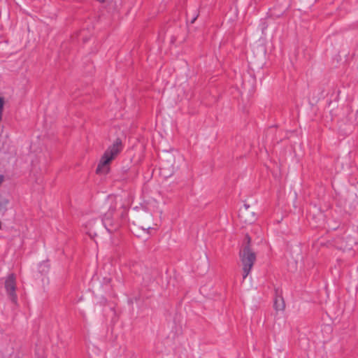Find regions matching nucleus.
Returning a JSON list of instances; mask_svg holds the SVG:
<instances>
[{
    "label": "nucleus",
    "mask_w": 358,
    "mask_h": 358,
    "mask_svg": "<svg viewBox=\"0 0 358 358\" xmlns=\"http://www.w3.org/2000/svg\"><path fill=\"white\" fill-rule=\"evenodd\" d=\"M123 148L122 141L117 138L112 145L109 146L103 155L96 168V173H106L109 163L122 151Z\"/></svg>",
    "instance_id": "1"
},
{
    "label": "nucleus",
    "mask_w": 358,
    "mask_h": 358,
    "mask_svg": "<svg viewBox=\"0 0 358 358\" xmlns=\"http://www.w3.org/2000/svg\"><path fill=\"white\" fill-rule=\"evenodd\" d=\"M5 289L11 301L16 303L17 296L15 292L16 278L14 274L10 273L6 277L5 280Z\"/></svg>",
    "instance_id": "4"
},
{
    "label": "nucleus",
    "mask_w": 358,
    "mask_h": 358,
    "mask_svg": "<svg viewBox=\"0 0 358 358\" xmlns=\"http://www.w3.org/2000/svg\"><path fill=\"white\" fill-rule=\"evenodd\" d=\"M3 176L0 175V184L3 181Z\"/></svg>",
    "instance_id": "11"
},
{
    "label": "nucleus",
    "mask_w": 358,
    "mask_h": 358,
    "mask_svg": "<svg viewBox=\"0 0 358 358\" xmlns=\"http://www.w3.org/2000/svg\"><path fill=\"white\" fill-rule=\"evenodd\" d=\"M245 239L247 240V245L246 246H249L250 247V243L251 241V238L249 236H246L245 237Z\"/></svg>",
    "instance_id": "8"
},
{
    "label": "nucleus",
    "mask_w": 358,
    "mask_h": 358,
    "mask_svg": "<svg viewBox=\"0 0 358 358\" xmlns=\"http://www.w3.org/2000/svg\"><path fill=\"white\" fill-rule=\"evenodd\" d=\"M244 206H245V211H248V208H249V206H248V205H245Z\"/></svg>",
    "instance_id": "10"
},
{
    "label": "nucleus",
    "mask_w": 358,
    "mask_h": 358,
    "mask_svg": "<svg viewBox=\"0 0 358 358\" xmlns=\"http://www.w3.org/2000/svg\"><path fill=\"white\" fill-rule=\"evenodd\" d=\"M240 257L243 264V278L245 279L255 262L256 255L249 246H245L243 250L240 252Z\"/></svg>",
    "instance_id": "2"
},
{
    "label": "nucleus",
    "mask_w": 358,
    "mask_h": 358,
    "mask_svg": "<svg viewBox=\"0 0 358 358\" xmlns=\"http://www.w3.org/2000/svg\"><path fill=\"white\" fill-rule=\"evenodd\" d=\"M285 302L282 298H276L274 301V308L277 311H282L285 309Z\"/></svg>",
    "instance_id": "7"
},
{
    "label": "nucleus",
    "mask_w": 358,
    "mask_h": 358,
    "mask_svg": "<svg viewBox=\"0 0 358 358\" xmlns=\"http://www.w3.org/2000/svg\"><path fill=\"white\" fill-rule=\"evenodd\" d=\"M114 211L115 208L110 209L108 213L103 215L102 219V223L109 233H113L114 231H117L120 226L118 222L114 221L113 220L112 213Z\"/></svg>",
    "instance_id": "5"
},
{
    "label": "nucleus",
    "mask_w": 358,
    "mask_h": 358,
    "mask_svg": "<svg viewBox=\"0 0 358 358\" xmlns=\"http://www.w3.org/2000/svg\"><path fill=\"white\" fill-rule=\"evenodd\" d=\"M160 170L162 174L165 177L171 176L173 174L175 166V157L171 152H166L160 157Z\"/></svg>",
    "instance_id": "3"
},
{
    "label": "nucleus",
    "mask_w": 358,
    "mask_h": 358,
    "mask_svg": "<svg viewBox=\"0 0 358 358\" xmlns=\"http://www.w3.org/2000/svg\"><path fill=\"white\" fill-rule=\"evenodd\" d=\"M196 17H197V15H196L195 17H193L192 19L191 20V23H194V21L196 20Z\"/></svg>",
    "instance_id": "9"
},
{
    "label": "nucleus",
    "mask_w": 358,
    "mask_h": 358,
    "mask_svg": "<svg viewBox=\"0 0 358 358\" xmlns=\"http://www.w3.org/2000/svg\"><path fill=\"white\" fill-rule=\"evenodd\" d=\"M141 227L143 230H149L152 229L153 219L150 213H145L139 220Z\"/></svg>",
    "instance_id": "6"
}]
</instances>
